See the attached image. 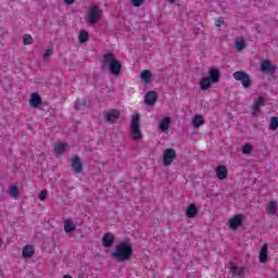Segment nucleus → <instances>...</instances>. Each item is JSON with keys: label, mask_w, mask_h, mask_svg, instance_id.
<instances>
[{"label": "nucleus", "mask_w": 278, "mask_h": 278, "mask_svg": "<svg viewBox=\"0 0 278 278\" xmlns=\"http://www.w3.org/2000/svg\"><path fill=\"white\" fill-rule=\"evenodd\" d=\"M233 79L236 81H240L242 85V88L245 90L251 88L253 86V79H251V75L244 71H237L232 74Z\"/></svg>", "instance_id": "obj_4"}, {"label": "nucleus", "mask_w": 278, "mask_h": 278, "mask_svg": "<svg viewBox=\"0 0 278 278\" xmlns=\"http://www.w3.org/2000/svg\"><path fill=\"white\" fill-rule=\"evenodd\" d=\"M262 73H268L269 75H275L277 73V65H273L270 61H265L261 64Z\"/></svg>", "instance_id": "obj_10"}, {"label": "nucleus", "mask_w": 278, "mask_h": 278, "mask_svg": "<svg viewBox=\"0 0 278 278\" xmlns=\"http://www.w3.org/2000/svg\"><path fill=\"white\" fill-rule=\"evenodd\" d=\"M157 101V93L155 91H148L144 97L146 105H153Z\"/></svg>", "instance_id": "obj_15"}, {"label": "nucleus", "mask_w": 278, "mask_h": 278, "mask_svg": "<svg viewBox=\"0 0 278 278\" xmlns=\"http://www.w3.org/2000/svg\"><path fill=\"white\" fill-rule=\"evenodd\" d=\"M140 77L143 84H151V79H153V74L149 70H143L140 74Z\"/></svg>", "instance_id": "obj_20"}, {"label": "nucleus", "mask_w": 278, "mask_h": 278, "mask_svg": "<svg viewBox=\"0 0 278 278\" xmlns=\"http://www.w3.org/2000/svg\"><path fill=\"white\" fill-rule=\"evenodd\" d=\"M47 189L41 190V192L39 193V200L45 201L47 199Z\"/></svg>", "instance_id": "obj_36"}, {"label": "nucleus", "mask_w": 278, "mask_h": 278, "mask_svg": "<svg viewBox=\"0 0 278 278\" xmlns=\"http://www.w3.org/2000/svg\"><path fill=\"white\" fill-rule=\"evenodd\" d=\"M88 103H89L88 100H86V99L81 100V99L78 98L76 100L74 109L76 110V112H79V110H81V108L88 106Z\"/></svg>", "instance_id": "obj_27"}, {"label": "nucleus", "mask_w": 278, "mask_h": 278, "mask_svg": "<svg viewBox=\"0 0 278 278\" xmlns=\"http://www.w3.org/2000/svg\"><path fill=\"white\" fill-rule=\"evenodd\" d=\"M266 213L268 216H275L277 214V202H269L266 206Z\"/></svg>", "instance_id": "obj_21"}, {"label": "nucleus", "mask_w": 278, "mask_h": 278, "mask_svg": "<svg viewBox=\"0 0 278 278\" xmlns=\"http://www.w3.org/2000/svg\"><path fill=\"white\" fill-rule=\"evenodd\" d=\"M235 268H237V266H235L233 263H230V270H231V273L235 270Z\"/></svg>", "instance_id": "obj_40"}, {"label": "nucleus", "mask_w": 278, "mask_h": 278, "mask_svg": "<svg viewBox=\"0 0 278 278\" xmlns=\"http://www.w3.org/2000/svg\"><path fill=\"white\" fill-rule=\"evenodd\" d=\"M266 105V99L264 97H258L256 100H254V104L251 109V116L255 117L262 112L261 108H264Z\"/></svg>", "instance_id": "obj_8"}, {"label": "nucleus", "mask_w": 278, "mask_h": 278, "mask_svg": "<svg viewBox=\"0 0 278 278\" xmlns=\"http://www.w3.org/2000/svg\"><path fill=\"white\" fill-rule=\"evenodd\" d=\"M269 128L271 129V131H276V129L278 128V117H271Z\"/></svg>", "instance_id": "obj_31"}, {"label": "nucleus", "mask_w": 278, "mask_h": 278, "mask_svg": "<svg viewBox=\"0 0 278 278\" xmlns=\"http://www.w3.org/2000/svg\"><path fill=\"white\" fill-rule=\"evenodd\" d=\"M134 256V248L131 243L124 241L115 247V250L111 253L114 262H129Z\"/></svg>", "instance_id": "obj_2"}, {"label": "nucleus", "mask_w": 278, "mask_h": 278, "mask_svg": "<svg viewBox=\"0 0 278 278\" xmlns=\"http://www.w3.org/2000/svg\"><path fill=\"white\" fill-rule=\"evenodd\" d=\"M88 40H90V35H88V31L80 30L78 35V42H80V45H84V42H88Z\"/></svg>", "instance_id": "obj_26"}, {"label": "nucleus", "mask_w": 278, "mask_h": 278, "mask_svg": "<svg viewBox=\"0 0 278 278\" xmlns=\"http://www.w3.org/2000/svg\"><path fill=\"white\" fill-rule=\"evenodd\" d=\"M33 42H34V38L31 37V35L24 36V45H33Z\"/></svg>", "instance_id": "obj_34"}, {"label": "nucleus", "mask_w": 278, "mask_h": 278, "mask_svg": "<svg viewBox=\"0 0 278 278\" xmlns=\"http://www.w3.org/2000/svg\"><path fill=\"white\" fill-rule=\"evenodd\" d=\"M199 214V208L197 207V204H189L186 210V216L188 218H194Z\"/></svg>", "instance_id": "obj_18"}, {"label": "nucleus", "mask_w": 278, "mask_h": 278, "mask_svg": "<svg viewBox=\"0 0 278 278\" xmlns=\"http://www.w3.org/2000/svg\"><path fill=\"white\" fill-rule=\"evenodd\" d=\"M100 62V68L102 73L110 72L111 75H121V71H123V64H121V61L116 59L114 53L109 52L103 54Z\"/></svg>", "instance_id": "obj_1"}, {"label": "nucleus", "mask_w": 278, "mask_h": 278, "mask_svg": "<svg viewBox=\"0 0 278 278\" xmlns=\"http://www.w3.org/2000/svg\"><path fill=\"white\" fill-rule=\"evenodd\" d=\"M232 277H242L244 275V267H235V270L231 271Z\"/></svg>", "instance_id": "obj_29"}, {"label": "nucleus", "mask_w": 278, "mask_h": 278, "mask_svg": "<svg viewBox=\"0 0 278 278\" xmlns=\"http://www.w3.org/2000/svg\"><path fill=\"white\" fill-rule=\"evenodd\" d=\"M177 160V151L173 148H167L163 151V165L170 166Z\"/></svg>", "instance_id": "obj_6"}, {"label": "nucleus", "mask_w": 278, "mask_h": 278, "mask_svg": "<svg viewBox=\"0 0 278 278\" xmlns=\"http://www.w3.org/2000/svg\"><path fill=\"white\" fill-rule=\"evenodd\" d=\"M258 262L261 264H266L268 262V243H265L258 254Z\"/></svg>", "instance_id": "obj_12"}, {"label": "nucleus", "mask_w": 278, "mask_h": 278, "mask_svg": "<svg viewBox=\"0 0 278 278\" xmlns=\"http://www.w3.org/2000/svg\"><path fill=\"white\" fill-rule=\"evenodd\" d=\"M212 84H214L211 79L207 77H203L200 80V90H208V88H212Z\"/></svg>", "instance_id": "obj_24"}, {"label": "nucleus", "mask_w": 278, "mask_h": 278, "mask_svg": "<svg viewBox=\"0 0 278 278\" xmlns=\"http://www.w3.org/2000/svg\"><path fill=\"white\" fill-rule=\"evenodd\" d=\"M251 151H253V147L251 146V143H245L241 149V153H243V155H249Z\"/></svg>", "instance_id": "obj_30"}, {"label": "nucleus", "mask_w": 278, "mask_h": 278, "mask_svg": "<svg viewBox=\"0 0 278 278\" xmlns=\"http://www.w3.org/2000/svg\"><path fill=\"white\" fill-rule=\"evenodd\" d=\"M169 127H170V117H164L159 124V129H161V131H168Z\"/></svg>", "instance_id": "obj_23"}, {"label": "nucleus", "mask_w": 278, "mask_h": 278, "mask_svg": "<svg viewBox=\"0 0 278 278\" xmlns=\"http://www.w3.org/2000/svg\"><path fill=\"white\" fill-rule=\"evenodd\" d=\"M88 20L87 23L88 25H96L98 21L101 20V14H103V11L101 8L97 5H92L88 8Z\"/></svg>", "instance_id": "obj_5"}, {"label": "nucleus", "mask_w": 278, "mask_h": 278, "mask_svg": "<svg viewBox=\"0 0 278 278\" xmlns=\"http://www.w3.org/2000/svg\"><path fill=\"white\" fill-rule=\"evenodd\" d=\"M77 229V226L73 224L72 219H65L64 222V230L66 233H71Z\"/></svg>", "instance_id": "obj_22"}, {"label": "nucleus", "mask_w": 278, "mask_h": 278, "mask_svg": "<svg viewBox=\"0 0 278 278\" xmlns=\"http://www.w3.org/2000/svg\"><path fill=\"white\" fill-rule=\"evenodd\" d=\"M225 24V20L223 17H218L215 22L216 27H222Z\"/></svg>", "instance_id": "obj_38"}, {"label": "nucleus", "mask_w": 278, "mask_h": 278, "mask_svg": "<svg viewBox=\"0 0 278 278\" xmlns=\"http://www.w3.org/2000/svg\"><path fill=\"white\" fill-rule=\"evenodd\" d=\"M130 134L135 142H138V140H142V130H140V115L138 114L131 118Z\"/></svg>", "instance_id": "obj_3"}, {"label": "nucleus", "mask_w": 278, "mask_h": 278, "mask_svg": "<svg viewBox=\"0 0 278 278\" xmlns=\"http://www.w3.org/2000/svg\"><path fill=\"white\" fill-rule=\"evenodd\" d=\"M131 3L134 5V8H140V5H142V3H144V0H131Z\"/></svg>", "instance_id": "obj_35"}, {"label": "nucleus", "mask_w": 278, "mask_h": 278, "mask_svg": "<svg viewBox=\"0 0 278 278\" xmlns=\"http://www.w3.org/2000/svg\"><path fill=\"white\" fill-rule=\"evenodd\" d=\"M29 103H30V108H38L42 105V98L40 97V94L34 92L30 96Z\"/></svg>", "instance_id": "obj_14"}, {"label": "nucleus", "mask_w": 278, "mask_h": 278, "mask_svg": "<svg viewBox=\"0 0 278 278\" xmlns=\"http://www.w3.org/2000/svg\"><path fill=\"white\" fill-rule=\"evenodd\" d=\"M66 5H73L75 3V0H63Z\"/></svg>", "instance_id": "obj_39"}, {"label": "nucleus", "mask_w": 278, "mask_h": 278, "mask_svg": "<svg viewBox=\"0 0 278 278\" xmlns=\"http://www.w3.org/2000/svg\"><path fill=\"white\" fill-rule=\"evenodd\" d=\"M64 151H65L64 143H60L54 148L55 155H62Z\"/></svg>", "instance_id": "obj_32"}, {"label": "nucleus", "mask_w": 278, "mask_h": 278, "mask_svg": "<svg viewBox=\"0 0 278 278\" xmlns=\"http://www.w3.org/2000/svg\"><path fill=\"white\" fill-rule=\"evenodd\" d=\"M207 78L213 83V84H218L220 81V71L216 67H212L208 72Z\"/></svg>", "instance_id": "obj_11"}, {"label": "nucleus", "mask_w": 278, "mask_h": 278, "mask_svg": "<svg viewBox=\"0 0 278 278\" xmlns=\"http://www.w3.org/2000/svg\"><path fill=\"white\" fill-rule=\"evenodd\" d=\"M105 123H116L121 118V110L112 109L103 112Z\"/></svg>", "instance_id": "obj_7"}, {"label": "nucleus", "mask_w": 278, "mask_h": 278, "mask_svg": "<svg viewBox=\"0 0 278 278\" xmlns=\"http://www.w3.org/2000/svg\"><path fill=\"white\" fill-rule=\"evenodd\" d=\"M114 244V238L112 237V235L110 232H106L103 237H102V245L105 249H110L112 248V245Z\"/></svg>", "instance_id": "obj_17"}, {"label": "nucleus", "mask_w": 278, "mask_h": 278, "mask_svg": "<svg viewBox=\"0 0 278 278\" xmlns=\"http://www.w3.org/2000/svg\"><path fill=\"white\" fill-rule=\"evenodd\" d=\"M34 245H26L22 251V255L25 260H31V257H34Z\"/></svg>", "instance_id": "obj_19"}, {"label": "nucleus", "mask_w": 278, "mask_h": 278, "mask_svg": "<svg viewBox=\"0 0 278 278\" xmlns=\"http://www.w3.org/2000/svg\"><path fill=\"white\" fill-rule=\"evenodd\" d=\"M168 3H177V0H168Z\"/></svg>", "instance_id": "obj_41"}, {"label": "nucleus", "mask_w": 278, "mask_h": 278, "mask_svg": "<svg viewBox=\"0 0 278 278\" xmlns=\"http://www.w3.org/2000/svg\"><path fill=\"white\" fill-rule=\"evenodd\" d=\"M18 194H20V191H18V187L17 186H11L9 188V195L11 199H18Z\"/></svg>", "instance_id": "obj_28"}, {"label": "nucleus", "mask_w": 278, "mask_h": 278, "mask_svg": "<svg viewBox=\"0 0 278 278\" xmlns=\"http://www.w3.org/2000/svg\"><path fill=\"white\" fill-rule=\"evenodd\" d=\"M215 172L217 175V179H220L222 181L224 179H227L228 172H227V167L225 165H218L216 167Z\"/></svg>", "instance_id": "obj_16"}, {"label": "nucleus", "mask_w": 278, "mask_h": 278, "mask_svg": "<svg viewBox=\"0 0 278 278\" xmlns=\"http://www.w3.org/2000/svg\"><path fill=\"white\" fill-rule=\"evenodd\" d=\"M205 124V119L203 118V115H195L192 118V125L195 129H199V127H201V125Z\"/></svg>", "instance_id": "obj_25"}, {"label": "nucleus", "mask_w": 278, "mask_h": 278, "mask_svg": "<svg viewBox=\"0 0 278 278\" xmlns=\"http://www.w3.org/2000/svg\"><path fill=\"white\" fill-rule=\"evenodd\" d=\"M242 220H244V216L235 215L233 218L229 220L230 229H238V227H240V225H242Z\"/></svg>", "instance_id": "obj_13"}, {"label": "nucleus", "mask_w": 278, "mask_h": 278, "mask_svg": "<svg viewBox=\"0 0 278 278\" xmlns=\"http://www.w3.org/2000/svg\"><path fill=\"white\" fill-rule=\"evenodd\" d=\"M236 48L238 49V51H242V49H244V41L243 40L237 41Z\"/></svg>", "instance_id": "obj_37"}, {"label": "nucleus", "mask_w": 278, "mask_h": 278, "mask_svg": "<svg viewBox=\"0 0 278 278\" xmlns=\"http://www.w3.org/2000/svg\"><path fill=\"white\" fill-rule=\"evenodd\" d=\"M72 170L76 174H79L81 173V170H84V163L81 162V159L77 155H74L72 159Z\"/></svg>", "instance_id": "obj_9"}, {"label": "nucleus", "mask_w": 278, "mask_h": 278, "mask_svg": "<svg viewBox=\"0 0 278 278\" xmlns=\"http://www.w3.org/2000/svg\"><path fill=\"white\" fill-rule=\"evenodd\" d=\"M52 55H53V48L48 47V49L46 50V52L43 54L45 62H47V60H49V58H51Z\"/></svg>", "instance_id": "obj_33"}]
</instances>
